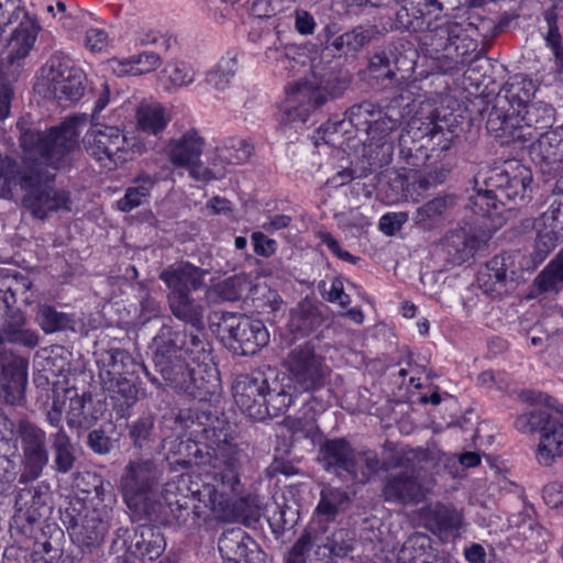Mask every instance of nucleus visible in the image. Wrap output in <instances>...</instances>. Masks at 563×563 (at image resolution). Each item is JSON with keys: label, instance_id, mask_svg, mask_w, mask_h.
Listing matches in <instances>:
<instances>
[{"label": "nucleus", "instance_id": "obj_5", "mask_svg": "<svg viewBox=\"0 0 563 563\" xmlns=\"http://www.w3.org/2000/svg\"><path fill=\"white\" fill-rule=\"evenodd\" d=\"M407 142V136L401 135L400 152L412 168L406 175H396L390 180V189L395 191L387 195L390 202H418L427 191L445 183L453 169L450 162L439 161L438 154L415 152Z\"/></svg>", "mask_w": 563, "mask_h": 563}, {"label": "nucleus", "instance_id": "obj_52", "mask_svg": "<svg viewBox=\"0 0 563 563\" xmlns=\"http://www.w3.org/2000/svg\"><path fill=\"white\" fill-rule=\"evenodd\" d=\"M390 56H393V53L389 52L388 54L385 51L373 54L368 62V70L377 77L383 76L389 80L394 79L396 76L395 69H400L401 60L397 56H394L391 60Z\"/></svg>", "mask_w": 563, "mask_h": 563}, {"label": "nucleus", "instance_id": "obj_30", "mask_svg": "<svg viewBox=\"0 0 563 563\" xmlns=\"http://www.w3.org/2000/svg\"><path fill=\"white\" fill-rule=\"evenodd\" d=\"M424 488L418 482L412 470L390 475L383 489L386 501L399 504H417L424 497Z\"/></svg>", "mask_w": 563, "mask_h": 563}, {"label": "nucleus", "instance_id": "obj_2", "mask_svg": "<svg viewBox=\"0 0 563 563\" xmlns=\"http://www.w3.org/2000/svg\"><path fill=\"white\" fill-rule=\"evenodd\" d=\"M154 364L166 385L200 401L221 393L219 371L199 335L163 327L154 339Z\"/></svg>", "mask_w": 563, "mask_h": 563}, {"label": "nucleus", "instance_id": "obj_16", "mask_svg": "<svg viewBox=\"0 0 563 563\" xmlns=\"http://www.w3.org/2000/svg\"><path fill=\"white\" fill-rule=\"evenodd\" d=\"M532 181V174L528 167L518 162H510L503 169L492 170L484 178V184L488 187V191L498 198L501 206L518 205L527 196Z\"/></svg>", "mask_w": 563, "mask_h": 563}, {"label": "nucleus", "instance_id": "obj_53", "mask_svg": "<svg viewBox=\"0 0 563 563\" xmlns=\"http://www.w3.org/2000/svg\"><path fill=\"white\" fill-rule=\"evenodd\" d=\"M163 74L169 84L168 88L186 87L195 80L194 69L188 64L179 60L167 64Z\"/></svg>", "mask_w": 563, "mask_h": 563}, {"label": "nucleus", "instance_id": "obj_22", "mask_svg": "<svg viewBox=\"0 0 563 563\" xmlns=\"http://www.w3.org/2000/svg\"><path fill=\"white\" fill-rule=\"evenodd\" d=\"M64 398L67 400L66 420L70 428L88 429L106 411V405L102 400L93 399L90 395L79 396L74 388L64 389Z\"/></svg>", "mask_w": 563, "mask_h": 563}, {"label": "nucleus", "instance_id": "obj_12", "mask_svg": "<svg viewBox=\"0 0 563 563\" xmlns=\"http://www.w3.org/2000/svg\"><path fill=\"white\" fill-rule=\"evenodd\" d=\"M206 271L189 263H179L167 267L159 275L170 289L168 301L175 317H199L202 311L189 297L191 289L202 284Z\"/></svg>", "mask_w": 563, "mask_h": 563}, {"label": "nucleus", "instance_id": "obj_62", "mask_svg": "<svg viewBox=\"0 0 563 563\" xmlns=\"http://www.w3.org/2000/svg\"><path fill=\"white\" fill-rule=\"evenodd\" d=\"M286 321L282 338L289 343L309 333L311 319H283Z\"/></svg>", "mask_w": 563, "mask_h": 563}, {"label": "nucleus", "instance_id": "obj_27", "mask_svg": "<svg viewBox=\"0 0 563 563\" xmlns=\"http://www.w3.org/2000/svg\"><path fill=\"white\" fill-rule=\"evenodd\" d=\"M324 103L320 91L307 82H297L287 90L284 102V114L289 122L305 123L317 107Z\"/></svg>", "mask_w": 563, "mask_h": 563}, {"label": "nucleus", "instance_id": "obj_26", "mask_svg": "<svg viewBox=\"0 0 563 563\" xmlns=\"http://www.w3.org/2000/svg\"><path fill=\"white\" fill-rule=\"evenodd\" d=\"M417 130L420 131L423 143L418 145L412 141L411 147L415 152L420 153H427L426 150L429 148V154L439 155L438 152L450 150L459 136L457 126H453L445 117L442 119L437 117L434 120L421 123V126H417Z\"/></svg>", "mask_w": 563, "mask_h": 563}, {"label": "nucleus", "instance_id": "obj_38", "mask_svg": "<svg viewBox=\"0 0 563 563\" xmlns=\"http://www.w3.org/2000/svg\"><path fill=\"white\" fill-rule=\"evenodd\" d=\"M350 501L349 495L341 488L324 486L314 509V518L320 522H332L345 509Z\"/></svg>", "mask_w": 563, "mask_h": 563}, {"label": "nucleus", "instance_id": "obj_41", "mask_svg": "<svg viewBox=\"0 0 563 563\" xmlns=\"http://www.w3.org/2000/svg\"><path fill=\"white\" fill-rule=\"evenodd\" d=\"M563 9V3L561 0L556 1L549 10L544 13V20L548 24V32L545 35V41L548 46L551 47L558 66V74L563 80V44L562 36L559 32L558 20L560 18V12Z\"/></svg>", "mask_w": 563, "mask_h": 563}, {"label": "nucleus", "instance_id": "obj_58", "mask_svg": "<svg viewBox=\"0 0 563 563\" xmlns=\"http://www.w3.org/2000/svg\"><path fill=\"white\" fill-rule=\"evenodd\" d=\"M475 183L476 194L471 198L472 209L475 213L488 217L492 210L497 209L498 198H495V195L488 191V187L484 183L482 186H478V179Z\"/></svg>", "mask_w": 563, "mask_h": 563}, {"label": "nucleus", "instance_id": "obj_37", "mask_svg": "<svg viewBox=\"0 0 563 563\" xmlns=\"http://www.w3.org/2000/svg\"><path fill=\"white\" fill-rule=\"evenodd\" d=\"M531 154L550 168L563 164V137L558 131L541 133L531 147Z\"/></svg>", "mask_w": 563, "mask_h": 563}, {"label": "nucleus", "instance_id": "obj_31", "mask_svg": "<svg viewBox=\"0 0 563 563\" xmlns=\"http://www.w3.org/2000/svg\"><path fill=\"white\" fill-rule=\"evenodd\" d=\"M461 24L449 20L435 18L434 22L429 21L421 33L420 41L435 58H444L454 37H459Z\"/></svg>", "mask_w": 563, "mask_h": 563}, {"label": "nucleus", "instance_id": "obj_36", "mask_svg": "<svg viewBox=\"0 0 563 563\" xmlns=\"http://www.w3.org/2000/svg\"><path fill=\"white\" fill-rule=\"evenodd\" d=\"M400 8L396 12V25L404 31H421V22L408 20V10L420 14L424 20L428 15L442 11V3L439 0H397Z\"/></svg>", "mask_w": 563, "mask_h": 563}, {"label": "nucleus", "instance_id": "obj_54", "mask_svg": "<svg viewBox=\"0 0 563 563\" xmlns=\"http://www.w3.org/2000/svg\"><path fill=\"white\" fill-rule=\"evenodd\" d=\"M251 282L244 274L234 275L219 283L214 287V292L223 300L233 301L242 296V292L249 288Z\"/></svg>", "mask_w": 563, "mask_h": 563}, {"label": "nucleus", "instance_id": "obj_47", "mask_svg": "<svg viewBox=\"0 0 563 563\" xmlns=\"http://www.w3.org/2000/svg\"><path fill=\"white\" fill-rule=\"evenodd\" d=\"M23 166L20 167L15 158L0 153V198L8 199L16 184L20 185V176Z\"/></svg>", "mask_w": 563, "mask_h": 563}, {"label": "nucleus", "instance_id": "obj_57", "mask_svg": "<svg viewBox=\"0 0 563 563\" xmlns=\"http://www.w3.org/2000/svg\"><path fill=\"white\" fill-rule=\"evenodd\" d=\"M563 240V234L554 229H544L539 231L533 251V260L542 262Z\"/></svg>", "mask_w": 563, "mask_h": 563}, {"label": "nucleus", "instance_id": "obj_48", "mask_svg": "<svg viewBox=\"0 0 563 563\" xmlns=\"http://www.w3.org/2000/svg\"><path fill=\"white\" fill-rule=\"evenodd\" d=\"M529 99L521 104V117L530 126L536 128V133L540 135L539 130L549 128L553 123V109L545 104L528 103Z\"/></svg>", "mask_w": 563, "mask_h": 563}, {"label": "nucleus", "instance_id": "obj_51", "mask_svg": "<svg viewBox=\"0 0 563 563\" xmlns=\"http://www.w3.org/2000/svg\"><path fill=\"white\" fill-rule=\"evenodd\" d=\"M411 113V99L402 95L393 98L387 104L380 108V114L395 128H398Z\"/></svg>", "mask_w": 563, "mask_h": 563}, {"label": "nucleus", "instance_id": "obj_17", "mask_svg": "<svg viewBox=\"0 0 563 563\" xmlns=\"http://www.w3.org/2000/svg\"><path fill=\"white\" fill-rule=\"evenodd\" d=\"M18 434L22 449V472L19 482L27 484L37 479L48 463L46 433L35 424L22 420L18 427Z\"/></svg>", "mask_w": 563, "mask_h": 563}, {"label": "nucleus", "instance_id": "obj_25", "mask_svg": "<svg viewBox=\"0 0 563 563\" xmlns=\"http://www.w3.org/2000/svg\"><path fill=\"white\" fill-rule=\"evenodd\" d=\"M126 550L134 558L145 562L158 559L166 549L164 534L154 527H141L133 531L122 530Z\"/></svg>", "mask_w": 563, "mask_h": 563}, {"label": "nucleus", "instance_id": "obj_64", "mask_svg": "<svg viewBox=\"0 0 563 563\" xmlns=\"http://www.w3.org/2000/svg\"><path fill=\"white\" fill-rule=\"evenodd\" d=\"M311 549V537L309 533H303L292 545L288 552L287 563H309V552Z\"/></svg>", "mask_w": 563, "mask_h": 563}, {"label": "nucleus", "instance_id": "obj_23", "mask_svg": "<svg viewBox=\"0 0 563 563\" xmlns=\"http://www.w3.org/2000/svg\"><path fill=\"white\" fill-rule=\"evenodd\" d=\"M481 241L465 230H454L445 234L438 246L439 256L445 266L455 267L470 264Z\"/></svg>", "mask_w": 563, "mask_h": 563}, {"label": "nucleus", "instance_id": "obj_34", "mask_svg": "<svg viewBox=\"0 0 563 563\" xmlns=\"http://www.w3.org/2000/svg\"><path fill=\"white\" fill-rule=\"evenodd\" d=\"M170 121V111L158 101L143 100L136 108L137 128L145 133L157 136Z\"/></svg>", "mask_w": 563, "mask_h": 563}, {"label": "nucleus", "instance_id": "obj_19", "mask_svg": "<svg viewBox=\"0 0 563 563\" xmlns=\"http://www.w3.org/2000/svg\"><path fill=\"white\" fill-rule=\"evenodd\" d=\"M158 479L155 463L150 459L131 461L120 481L123 498L129 508H139L145 495Z\"/></svg>", "mask_w": 563, "mask_h": 563}, {"label": "nucleus", "instance_id": "obj_15", "mask_svg": "<svg viewBox=\"0 0 563 563\" xmlns=\"http://www.w3.org/2000/svg\"><path fill=\"white\" fill-rule=\"evenodd\" d=\"M84 145L87 153L108 169L128 161V140L117 126L95 124L84 136Z\"/></svg>", "mask_w": 563, "mask_h": 563}, {"label": "nucleus", "instance_id": "obj_3", "mask_svg": "<svg viewBox=\"0 0 563 563\" xmlns=\"http://www.w3.org/2000/svg\"><path fill=\"white\" fill-rule=\"evenodd\" d=\"M88 123V115L70 117L48 132L34 128H21L20 147L23 169L35 167L64 168L68 155L78 146L81 130Z\"/></svg>", "mask_w": 563, "mask_h": 563}, {"label": "nucleus", "instance_id": "obj_43", "mask_svg": "<svg viewBox=\"0 0 563 563\" xmlns=\"http://www.w3.org/2000/svg\"><path fill=\"white\" fill-rule=\"evenodd\" d=\"M374 26H357L350 32L335 37L332 46L345 55L353 54L363 48L377 34Z\"/></svg>", "mask_w": 563, "mask_h": 563}, {"label": "nucleus", "instance_id": "obj_40", "mask_svg": "<svg viewBox=\"0 0 563 563\" xmlns=\"http://www.w3.org/2000/svg\"><path fill=\"white\" fill-rule=\"evenodd\" d=\"M113 402L120 416H125L128 410L136 402L137 388L133 382L125 376L111 379V384H101Z\"/></svg>", "mask_w": 563, "mask_h": 563}, {"label": "nucleus", "instance_id": "obj_44", "mask_svg": "<svg viewBox=\"0 0 563 563\" xmlns=\"http://www.w3.org/2000/svg\"><path fill=\"white\" fill-rule=\"evenodd\" d=\"M156 181V178L148 175H140L134 180V185L125 190L124 197L118 201L117 205L119 210L129 212L141 206L150 196V192Z\"/></svg>", "mask_w": 563, "mask_h": 563}, {"label": "nucleus", "instance_id": "obj_13", "mask_svg": "<svg viewBox=\"0 0 563 563\" xmlns=\"http://www.w3.org/2000/svg\"><path fill=\"white\" fill-rule=\"evenodd\" d=\"M210 327L236 355H253L269 342V333L262 319H220Z\"/></svg>", "mask_w": 563, "mask_h": 563}, {"label": "nucleus", "instance_id": "obj_39", "mask_svg": "<svg viewBox=\"0 0 563 563\" xmlns=\"http://www.w3.org/2000/svg\"><path fill=\"white\" fill-rule=\"evenodd\" d=\"M563 289V249L536 276L532 292L556 295Z\"/></svg>", "mask_w": 563, "mask_h": 563}, {"label": "nucleus", "instance_id": "obj_45", "mask_svg": "<svg viewBox=\"0 0 563 563\" xmlns=\"http://www.w3.org/2000/svg\"><path fill=\"white\" fill-rule=\"evenodd\" d=\"M327 405L323 400L317 397H311L300 409L301 416H297L289 421L294 432L311 435L317 430L316 416L324 411Z\"/></svg>", "mask_w": 563, "mask_h": 563}, {"label": "nucleus", "instance_id": "obj_55", "mask_svg": "<svg viewBox=\"0 0 563 563\" xmlns=\"http://www.w3.org/2000/svg\"><path fill=\"white\" fill-rule=\"evenodd\" d=\"M476 46V43L465 34L461 26L459 37H454L448 53H444V58L457 66L459 64L465 63L466 57L475 52Z\"/></svg>", "mask_w": 563, "mask_h": 563}, {"label": "nucleus", "instance_id": "obj_63", "mask_svg": "<svg viewBox=\"0 0 563 563\" xmlns=\"http://www.w3.org/2000/svg\"><path fill=\"white\" fill-rule=\"evenodd\" d=\"M131 59L134 64L133 76L148 74L162 64L161 56L153 52H144L136 57H131Z\"/></svg>", "mask_w": 563, "mask_h": 563}, {"label": "nucleus", "instance_id": "obj_35", "mask_svg": "<svg viewBox=\"0 0 563 563\" xmlns=\"http://www.w3.org/2000/svg\"><path fill=\"white\" fill-rule=\"evenodd\" d=\"M95 355L101 384H111V379L123 377L132 365L130 354L122 349H102Z\"/></svg>", "mask_w": 563, "mask_h": 563}, {"label": "nucleus", "instance_id": "obj_7", "mask_svg": "<svg viewBox=\"0 0 563 563\" xmlns=\"http://www.w3.org/2000/svg\"><path fill=\"white\" fill-rule=\"evenodd\" d=\"M320 461L327 472L358 484L391 467L386 461L382 462L375 451L356 450L344 439L327 440L320 448Z\"/></svg>", "mask_w": 563, "mask_h": 563}, {"label": "nucleus", "instance_id": "obj_46", "mask_svg": "<svg viewBox=\"0 0 563 563\" xmlns=\"http://www.w3.org/2000/svg\"><path fill=\"white\" fill-rule=\"evenodd\" d=\"M53 463L58 473H68L74 465L75 455L71 442L66 432L60 429L53 435Z\"/></svg>", "mask_w": 563, "mask_h": 563}, {"label": "nucleus", "instance_id": "obj_56", "mask_svg": "<svg viewBox=\"0 0 563 563\" xmlns=\"http://www.w3.org/2000/svg\"><path fill=\"white\" fill-rule=\"evenodd\" d=\"M7 342L34 347L38 343V336L34 331L24 328L23 323L10 324L0 332V344Z\"/></svg>", "mask_w": 563, "mask_h": 563}, {"label": "nucleus", "instance_id": "obj_24", "mask_svg": "<svg viewBox=\"0 0 563 563\" xmlns=\"http://www.w3.org/2000/svg\"><path fill=\"white\" fill-rule=\"evenodd\" d=\"M205 147V137L197 129L191 128L178 136L170 137L162 153L175 168H180L201 157Z\"/></svg>", "mask_w": 563, "mask_h": 563}, {"label": "nucleus", "instance_id": "obj_18", "mask_svg": "<svg viewBox=\"0 0 563 563\" xmlns=\"http://www.w3.org/2000/svg\"><path fill=\"white\" fill-rule=\"evenodd\" d=\"M520 398L533 406L515 418L514 428L521 434H540L554 418L549 410L563 419V405L548 394L527 389L520 393Z\"/></svg>", "mask_w": 563, "mask_h": 563}, {"label": "nucleus", "instance_id": "obj_1", "mask_svg": "<svg viewBox=\"0 0 563 563\" xmlns=\"http://www.w3.org/2000/svg\"><path fill=\"white\" fill-rule=\"evenodd\" d=\"M203 434L208 451L203 452L195 444L192 457L175 462L181 468L190 470L191 474H181L165 484L164 512L169 514L177 525H184L197 499L218 520H243L251 512L250 497L241 481L247 456L222 429L206 428Z\"/></svg>", "mask_w": 563, "mask_h": 563}, {"label": "nucleus", "instance_id": "obj_42", "mask_svg": "<svg viewBox=\"0 0 563 563\" xmlns=\"http://www.w3.org/2000/svg\"><path fill=\"white\" fill-rule=\"evenodd\" d=\"M431 541L423 533L410 536L397 553L398 563H430Z\"/></svg>", "mask_w": 563, "mask_h": 563}, {"label": "nucleus", "instance_id": "obj_28", "mask_svg": "<svg viewBox=\"0 0 563 563\" xmlns=\"http://www.w3.org/2000/svg\"><path fill=\"white\" fill-rule=\"evenodd\" d=\"M373 121L374 122L371 123V130H367L365 133L366 140L364 142L373 164L383 166L388 164L391 159L394 146L393 143L388 141V136L397 128L391 126L386 118L380 114V108Z\"/></svg>", "mask_w": 563, "mask_h": 563}, {"label": "nucleus", "instance_id": "obj_21", "mask_svg": "<svg viewBox=\"0 0 563 563\" xmlns=\"http://www.w3.org/2000/svg\"><path fill=\"white\" fill-rule=\"evenodd\" d=\"M27 361L9 351H0V387L8 404L16 405L24 396Z\"/></svg>", "mask_w": 563, "mask_h": 563}, {"label": "nucleus", "instance_id": "obj_50", "mask_svg": "<svg viewBox=\"0 0 563 563\" xmlns=\"http://www.w3.org/2000/svg\"><path fill=\"white\" fill-rule=\"evenodd\" d=\"M253 146L244 140H231L223 147L218 148V157L228 165H242L249 162L253 154Z\"/></svg>", "mask_w": 563, "mask_h": 563}, {"label": "nucleus", "instance_id": "obj_20", "mask_svg": "<svg viewBox=\"0 0 563 563\" xmlns=\"http://www.w3.org/2000/svg\"><path fill=\"white\" fill-rule=\"evenodd\" d=\"M510 256H494L477 273L478 287L492 298L501 297L514 290L516 286L515 271L511 269Z\"/></svg>", "mask_w": 563, "mask_h": 563}, {"label": "nucleus", "instance_id": "obj_61", "mask_svg": "<svg viewBox=\"0 0 563 563\" xmlns=\"http://www.w3.org/2000/svg\"><path fill=\"white\" fill-rule=\"evenodd\" d=\"M437 521L439 530L451 536L457 534L462 527V516L444 507L437 510Z\"/></svg>", "mask_w": 563, "mask_h": 563}, {"label": "nucleus", "instance_id": "obj_10", "mask_svg": "<svg viewBox=\"0 0 563 563\" xmlns=\"http://www.w3.org/2000/svg\"><path fill=\"white\" fill-rule=\"evenodd\" d=\"M55 175L44 168H26L20 176L25 191L22 205L36 219L44 220L59 210H70L69 194L53 186Z\"/></svg>", "mask_w": 563, "mask_h": 563}, {"label": "nucleus", "instance_id": "obj_4", "mask_svg": "<svg viewBox=\"0 0 563 563\" xmlns=\"http://www.w3.org/2000/svg\"><path fill=\"white\" fill-rule=\"evenodd\" d=\"M273 368L236 376L232 394L238 407L250 418L263 420L284 413L292 404V393Z\"/></svg>", "mask_w": 563, "mask_h": 563}, {"label": "nucleus", "instance_id": "obj_60", "mask_svg": "<svg viewBox=\"0 0 563 563\" xmlns=\"http://www.w3.org/2000/svg\"><path fill=\"white\" fill-rule=\"evenodd\" d=\"M233 59H222L216 68L207 74V82L216 89H223L233 75Z\"/></svg>", "mask_w": 563, "mask_h": 563}, {"label": "nucleus", "instance_id": "obj_29", "mask_svg": "<svg viewBox=\"0 0 563 563\" xmlns=\"http://www.w3.org/2000/svg\"><path fill=\"white\" fill-rule=\"evenodd\" d=\"M379 107L372 101H362L353 104L345 111V118L339 121H329L324 124V133L328 134H350L349 126L354 128L356 133H366L371 130V123L377 115Z\"/></svg>", "mask_w": 563, "mask_h": 563}, {"label": "nucleus", "instance_id": "obj_14", "mask_svg": "<svg viewBox=\"0 0 563 563\" xmlns=\"http://www.w3.org/2000/svg\"><path fill=\"white\" fill-rule=\"evenodd\" d=\"M112 503L113 497L106 495L102 485H97L81 522L73 529V538L79 547H97L103 541L110 528Z\"/></svg>", "mask_w": 563, "mask_h": 563}, {"label": "nucleus", "instance_id": "obj_33", "mask_svg": "<svg viewBox=\"0 0 563 563\" xmlns=\"http://www.w3.org/2000/svg\"><path fill=\"white\" fill-rule=\"evenodd\" d=\"M562 457L563 422L559 418H553L540 433L536 448V461L541 466H551Z\"/></svg>", "mask_w": 563, "mask_h": 563}, {"label": "nucleus", "instance_id": "obj_32", "mask_svg": "<svg viewBox=\"0 0 563 563\" xmlns=\"http://www.w3.org/2000/svg\"><path fill=\"white\" fill-rule=\"evenodd\" d=\"M218 548L224 563H249L256 544L244 530L235 528L222 533Z\"/></svg>", "mask_w": 563, "mask_h": 563}, {"label": "nucleus", "instance_id": "obj_9", "mask_svg": "<svg viewBox=\"0 0 563 563\" xmlns=\"http://www.w3.org/2000/svg\"><path fill=\"white\" fill-rule=\"evenodd\" d=\"M38 96L60 104L78 101L86 90V75L62 56L51 57L41 68L34 86Z\"/></svg>", "mask_w": 563, "mask_h": 563}, {"label": "nucleus", "instance_id": "obj_11", "mask_svg": "<svg viewBox=\"0 0 563 563\" xmlns=\"http://www.w3.org/2000/svg\"><path fill=\"white\" fill-rule=\"evenodd\" d=\"M22 0H0V25L8 26L16 23L8 42V70L5 74L14 75L16 69L10 70L15 64L24 59L32 49L40 25L22 7Z\"/></svg>", "mask_w": 563, "mask_h": 563}, {"label": "nucleus", "instance_id": "obj_59", "mask_svg": "<svg viewBox=\"0 0 563 563\" xmlns=\"http://www.w3.org/2000/svg\"><path fill=\"white\" fill-rule=\"evenodd\" d=\"M354 542V532L347 529H339L329 538L327 548L336 556H345L353 550Z\"/></svg>", "mask_w": 563, "mask_h": 563}, {"label": "nucleus", "instance_id": "obj_49", "mask_svg": "<svg viewBox=\"0 0 563 563\" xmlns=\"http://www.w3.org/2000/svg\"><path fill=\"white\" fill-rule=\"evenodd\" d=\"M453 206L454 198L452 196L437 197L419 207L413 216V220L418 224H424L428 221L439 219Z\"/></svg>", "mask_w": 563, "mask_h": 563}, {"label": "nucleus", "instance_id": "obj_8", "mask_svg": "<svg viewBox=\"0 0 563 563\" xmlns=\"http://www.w3.org/2000/svg\"><path fill=\"white\" fill-rule=\"evenodd\" d=\"M283 366L288 373H279L287 389L296 394L314 393L321 389L330 375L324 357L316 353L313 346L306 342L294 346L285 356Z\"/></svg>", "mask_w": 563, "mask_h": 563}, {"label": "nucleus", "instance_id": "obj_6", "mask_svg": "<svg viewBox=\"0 0 563 563\" xmlns=\"http://www.w3.org/2000/svg\"><path fill=\"white\" fill-rule=\"evenodd\" d=\"M531 82H512L504 87L495 97L486 121V129L493 136L500 139L501 143L525 144L538 134L536 128L530 126L521 117L520 107L530 99L531 93L526 86Z\"/></svg>", "mask_w": 563, "mask_h": 563}]
</instances>
